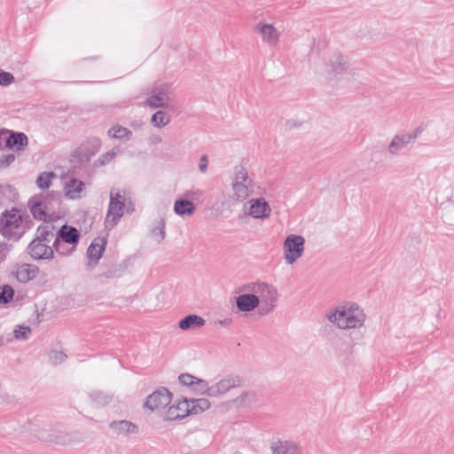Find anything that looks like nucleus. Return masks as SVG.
I'll use <instances>...</instances> for the list:
<instances>
[{
    "mask_svg": "<svg viewBox=\"0 0 454 454\" xmlns=\"http://www.w3.org/2000/svg\"><path fill=\"white\" fill-rule=\"evenodd\" d=\"M326 318L340 330H360L365 325L367 315L358 303L344 301L331 309Z\"/></svg>",
    "mask_w": 454,
    "mask_h": 454,
    "instance_id": "1",
    "label": "nucleus"
},
{
    "mask_svg": "<svg viewBox=\"0 0 454 454\" xmlns=\"http://www.w3.org/2000/svg\"><path fill=\"white\" fill-rule=\"evenodd\" d=\"M261 185L254 174L244 166H236L231 177V192L234 200L244 202L260 193Z\"/></svg>",
    "mask_w": 454,
    "mask_h": 454,
    "instance_id": "2",
    "label": "nucleus"
},
{
    "mask_svg": "<svg viewBox=\"0 0 454 454\" xmlns=\"http://www.w3.org/2000/svg\"><path fill=\"white\" fill-rule=\"evenodd\" d=\"M239 290L248 293L252 297L255 298L266 312L271 311L278 299V292L277 288L263 281H251L239 286Z\"/></svg>",
    "mask_w": 454,
    "mask_h": 454,
    "instance_id": "3",
    "label": "nucleus"
},
{
    "mask_svg": "<svg viewBox=\"0 0 454 454\" xmlns=\"http://www.w3.org/2000/svg\"><path fill=\"white\" fill-rule=\"evenodd\" d=\"M26 231L21 212L16 208L4 211L0 215V233L12 240H19Z\"/></svg>",
    "mask_w": 454,
    "mask_h": 454,
    "instance_id": "4",
    "label": "nucleus"
},
{
    "mask_svg": "<svg viewBox=\"0 0 454 454\" xmlns=\"http://www.w3.org/2000/svg\"><path fill=\"white\" fill-rule=\"evenodd\" d=\"M174 93L171 82H156L148 93L145 103L151 108H170Z\"/></svg>",
    "mask_w": 454,
    "mask_h": 454,
    "instance_id": "5",
    "label": "nucleus"
},
{
    "mask_svg": "<svg viewBox=\"0 0 454 454\" xmlns=\"http://www.w3.org/2000/svg\"><path fill=\"white\" fill-rule=\"evenodd\" d=\"M202 195L203 192L198 188L185 191L182 196L175 200L174 213L183 219L191 217L197 210L195 201L199 200Z\"/></svg>",
    "mask_w": 454,
    "mask_h": 454,
    "instance_id": "6",
    "label": "nucleus"
},
{
    "mask_svg": "<svg viewBox=\"0 0 454 454\" xmlns=\"http://www.w3.org/2000/svg\"><path fill=\"white\" fill-rule=\"evenodd\" d=\"M283 258L287 265H294L304 254L305 239L299 234H289L286 237L283 246Z\"/></svg>",
    "mask_w": 454,
    "mask_h": 454,
    "instance_id": "7",
    "label": "nucleus"
},
{
    "mask_svg": "<svg viewBox=\"0 0 454 454\" xmlns=\"http://www.w3.org/2000/svg\"><path fill=\"white\" fill-rule=\"evenodd\" d=\"M245 215L254 220L265 221L272 215V207L264 197H251L244 201Z\"/></svg>",
    "mask_w": 454,
    "mask_h": 454,
    "instance_id": "8",
    "label": "nucleus"
},
{
    "mask_svg": "<svg viewBox=\"0 0 454 454\" xmlns=\"http://www.w3.org/2000/svg\"><path fill=\"white\" fill-rule=\"evenodd\" d=\"M125 200V197L118 191H111L108 209L104 222L106 229L112 230L120 222L124 214Z\"/></svg>",
    "mask_w": 454,
    "mask_h": 454,
    "instance_id": "9",
    "label": "nucleus"
},
{
    "mask_svg": "<svg viewBox=\"0 0 454 454\" xmlns=\"http://www.w3.org/2000/svg\"><path fill=\"white\" fill-rule=\"evenodd\" d=\"M79 234L78 231L71 226L63 225L59 232V238L54 242L53 246L58 253L61 254H67L73 251L75 245L78 243Z\"/></svg>",
    "mask_w": 454,
    "mask_h": 454,
    "instance_id": "10",
    "label": "nucleus"
},
{
    "mask_svg": "<svg viewBox=\"0 0 454 454\" xmlns=\"http://www.w3.org/2000/svg\"><path fill=\"white\" fill-rule=\"evenodd\" d=\"M254 30L259 35L262 43L267 46L275 47L281 41L282 33L274 24L259 21L254 26Z\"/></svg>",
    "mask_w": 454,
    "mask_h": 454,
    "instance_id": "11",
    "label": "nucleus"
},
{
    "mask_svg": "<svg viewBox=\"0 0 454 454\" xmlns=\"http://www.w3.org/2000/svg\"><path fill=\"white\" fill-rule=\"evenodd\" d=\"M44 228H38L39 237L34 239L27 247V253L35 260L51 259L53 249L44 243L46 237L43 235Z\"/></svg>",
    "mask_w": 454,
    "mask_h": 454,
    "instance_id": "12",
    "label": "nucleus"
},
{
    "mask_svg": "<svg viewBox=\"0 0 454 454\" xmlns=\"http://www.w3.org/2000/svg\"><path fill=\"white\" fill-rule=\"evenodd\" d=\"M172 394L165 387H160L146 397L145 407L151 411L160 412L170 404Z\"/></svg>",
    "mask_w": 454,
    "mask_h": 454,
    "instance_id": "13",
    "label": "nucleus"
},
{
    "mask_svg": "<svg viewBox=\"0 0 454 454\" xmlns=\"http://www.w3.org/2000/svg\"><path fill=\"white\" fill-rule=\"evenodd\" d=\"M178 381L184 387H187L191 393L199 395L209 396L211 393V384L207 380L199 379L189 373H182L178 376Z\"/></svg>",
    "mask_w": 454,
    "mask_h": 454,
    "instance_id": "14",
    "label": "nucleus"
},
{
    "mask_svg": "<svg viewBox=\"0 0 454 454\" xmlns=\"http://www.w3.org/2000/svg\"><path fill=\"white\" fill-rule=\"evenodd\" d=\"M168 406L162 413V419L165 421L182 419L191 415L188 398H178Z\"/></svg>",
    "mask_w": 454,
    "mask_h": 454,
    "instance_id": "15",
    "label": "nucleus"
},
{
    "mask_svg": "<svg viewBox=\"0 0 454 454\" xmlns=\"http://www.w3.org/2000/svg\"><path fill=\"white\" fill-rule=\"evenodd\" d=\"M242 380L239 376L229 375L211 384L209 397H222L231 389L240 387Z\"/></svg>",
    "mask_w": 454,
    "mask_h": 454,
    "instance_id": "16",
    "label": "nucleus"
},
{
    "mask_svg": "<svg viewBox=\"0 0 454 454\" xmlns=\"http://www.w3.org/2000/svg\"><path fill=\"white\" fill-rule=\"evenodd\" d=\"M348 70L347 58L340 54H333L325 64V72L330 78H339Z\"/></svg>",
    "mask_w": 454,
    "mask_h": 454,
    "instance_id": "17",
    "label": "nucleus"
},
{
    "mask_svg": "<svg viewBox=\"0 0 454 454\" xmlns=\"http://www.w3.org/2000/svg\"><path fill=\"white\" fill-rule=\"evenodd\" d=\"M27 145V137L24 133L0 130V148L21 150Z\"/></svg>",
    "mask_w": 454,
    "mask_h": 454,
    "instance_id": "18",
    "label": "nucleus"
},
{
    "mask_svg": "<svg viewBox=\"0 0 454 454\" xmlns=\"http://www.w3.org/2000/svg\"><path fill=\"white\" fill-rule=\"evenodd\" d=\"M422 130L416 129L410 133H403L395 135L387 146V152L391 155H396L401 150L415 140Z\"/></svg>",
    "mask_w": 454,
    "mask_h": 454,
    "instance_id": "19",
    "label": "nucleus"
},
{
    "mask_svg": "<svg viewBox=\"0 0 454 454\" xmlns=\"http://www.w3.org/2000/svg\"><path fill=\"white\" fill-rule=\"evenodd\" d=\"M28 207L34 218L46 222L51 214L47 206V200L43 196H34L28 201Z\"/></svg>",
    "mask_w": 454,
    "mask_h": 454,
    "instance_id": "20",
    "label": "nucleus"
},
{
    "mask_svg": "<svg viewBox=\"0 0 454 454\" xmlns=\"http://www.w3.org/2000/svg\"><path fill=\"white\" fill-rule=\"evenodd\" d=\"M271 454H302L301 446L294 441L278 439L270 444Z\"/></svg>",
    "mask_w": 454,
    "mask_h": 454,
    "instance_id": "21",
    "label": "nucleus"
},
{
    "mask_svg": "<svg viewBox=\"0 0 454 454\" xmlns=\"http://www.w3.org/2000/svg\"><path fill=\"white\" fill-rule=\"evenodd\" d=\"M106 246V239L105 238H97L90 245L87 255L89 258L88 267L93 269L99 259L101 258Z\"/></svg>",
    "mask_w": 454,
    "mask_h": 454,
    "instance_id": "22",
    "label": "nucleus"
},
{
    "mask_svg": "<svg viewBox=\"0 0 454 454\" xmlns=\"http://www.w3.org/2000/svg\"><path fill=\"white\" fill-rule=\"evenodd\" d=\"M239 295L236 298V307L239 312L249 313L254 311L255 309L261 307L256 302L255 298L252 297L248 293H245L238 288Z\"/></svg>",
    "mask_w": 454,
    "mask_h": 454,
    "instance_id": "23",
    "label": "nucleus"
},
{
    "mask_svg": "<svg viewBox=\"0 0 454 454\" xmlns=\"http://www.w3.org/2000/svg\"><path fill=\"white\" fill-rule=\"evenodd\" d=\"M39 268L34 264L24 263L18 266L15 273L16 279L20 283H27L39 274Z\"/></svg>",
    "mask_w": 454,
    "mask_h": 454,
    "instance_id": "24",
    "label": "nucleus"
},
{
    "mask_svg": "<svg viewBox=\"0 0 454 454\" xmlns=\"http://www.w3.org/2000/svg\"><path fill=\"white\" fill-rule=\"evenodd\" d=\"M110 428L115 434L120 436L135 434L138 431L137 426L128 420L113 421L110 424Z\"/></svg>",
    "mask_w": 454,
    "mask_h": 454,
    "instance_id": "25",
    "label": "nucleus"
},
{
    "mask_svg": "<svg viewBox=\"0 0 454 454\" xmlns=\"http://www.w3.org/2000/svg\"><path fill=\"white\" fill-rule=\"evenodd\" d=\"M256 401V394L253 390L241 392L238 396L229 401V405L236 408H244Z\"/></svg>",
    "mask_w": 454,
    "mask_h": 454,
    "instance_id": "26",
    "label": "nucleus"
},
{
    "mask_svg": "<svg viewBox=\"0 0 454 454\" xmlns=\"http://www.w3.org/2000/svg\"><path fill=\"white\" fill-rule=\"evenodd\" d=\"M205 324L206 321L203 317L195 314H191L178 322V327L182 331L195 330L201 328Z\"/></svg>",
    "mask_w": 454,
    "mask_h": 454,
    "instance_id": "27",
    "label": "nucleus"
},
{
    "mask_svg": "<svg viewBox=\"0 0 454 454\" xmlns=\"http://www.w3.org/2000/svg\"><path fill=\"white\" fill-rule=\"evenodd\" d=\"M84 189L85 184L81 180L75 178L67 181L64 185L66 195L72 200L79 199Z\"/></svg>",
    "mask_w": 454,
    "mask_h": 454,
    "instance_id": "28",
    "label": "nucleus"
},
{
    "mask_svg": "<svg viewBox=\"0 0 454 454\" xmlns=\"http://www.w3.org/2000/svg\"><path fill=\"white\" fill-rule=\"evenodd\" d=\"M165 226V221L159 218L153 223L150 230V237L157 244L161 243L166 238Z\"/></svg>",
    "mask_w": 454,
    "mask_h": 454,
    "instance_id": "29",
    "label": "nucleus"
},
{
    "mask_svg": "<svg viewBox=\"0 0 454 454\" xmlns=\"http://www.w3.org/2000/svg\"><path fill=\"white\" fill-rule=\"evenodd\" d=\"M189 406L191 414H200L207 411L210 408L211 403L209 400L205 397L192 398L189 399Z\"/></svg>",
    "mask_w": 454,
    "mask_h": 454,
    "instance_id": "30",
    "label": "nucleus"
},
{
    "mask_svg": "<svg viewBox=\"0 0 454 454\" xmlns=\"http://www.w3.org/2000/svg\"><path fill=\"white\" fill-rule=\"evenodd\" d=\"M107 136L114 139L129 140L132 137V132L128 128L116 124L108 129Z\"/></svg>",
    "mask_w": 454,
    "mask_h": 454,
    "instance_id": "31",
    "label": "nucleus"
},
{
    "mask_svg": "<svg viewBox=\"0 0 454 454\" xmlns=\"http://www.w3.org/2000/svg\"><path fill=\"white\" fill-rule=\"evenodd\" d=\"M171 117L166 112L159 110L151 117V123L153 127L160 129L170 122Z\"/></svg>",
    "mask_w": 454,
    "mask_h": 454,
    "instance_id": "32",
    "label": "nucleus"
},
{
    "mask_svg": "<svg viewBox=\"0 0 454 454\" xmlns=\"http://www.w3.org/2000/svg\"><path fill=\"white\" fill-rule=\"evenodd\" d=\"M55 178H57V175L53 172H43L36 178V184L38 188L45 190L51 186L52 179Z\"/></svg>",
    "mask_w": 454,
    "mask_h": 454,
    "instance_id": "33",
    "label": "nucleus"
},
{
    "mask_svg": "<svg viewBox=\"0 0 454 454\" xmlns=\"http://www.w3.org/2000/svg\"><path fill=\"white\" fill-rule=\"evenodd\" d=\"M31 334V329L29 326L25 325H17L13 330V337H11L13 340H25L29 338Z\"/></svg>",
    "mask_w": 454,
    "mask_h": 454,
    "instance_id": "34",
    "label": "nucleus"
},
{
    "mask_svg": "<svg viewBox=\"0 0 454 454\" xmlns=\"http://www.w3.org/2000/svg\"><path fill=\"white\" fill-rule=\"evenodd\" d=\"M48 358L51 364L58 365L66 361L67 355L60 350H51L48 354Z\"/></svg>",
    "mask_w": 454,
    "mask_h": 454,
    "instance_id": "35",
    "label": "nucleus"
},
{
    "mask_svg": "<svg viewBox=\"0 0 454 454\" xmlns=\"http://www.w3.org/2000/svg\"><path fill=\"white\" fill-rule=\"evenodd\" d=\"M14 294V291L11 286L5 285L0 286V303L9 302Z\"/></svg>",
    "mask_w": 454,
    "mask_h": 454,
    "instance_id": "36",
    "label": "nucleus"
},
{
    "mask_svg": "<svg viewBox=\"0 0 454 454\" xmlns=\"http://www.w3.org/2000/svg\"><path fill=\"white\" fill-rule=\"evenodd\" d=\"M118 152H119V149L113 148V149L109 150L108 152H106V153L102 154L98 158V161L99 162L100 165L108 164L115 158Z\"/></svg>",
    "mask_w": 454,
    "mask_h": 454,
    "instance_id": "37",
    "label": "nucleus"
},
{
    "mask_svg": "<svg viewBox=\"0 0 454 454\" xmlns=\"http://www.w3.org/2000/svg\"><path fill=\"white\" fill-rule=\"evenodd\" d=\"M14 80L12 74L0 70V86H8L13 83Z\"/></svg>",
    "mask_w": 454,
    "mask_h": 454,
    "instance_id": "38",
    "label": "nucleus"
},
{
    "mask_svg": "<svg viewBox=\"0 0 454 454\" xmlns=\"http://www.w3.org/2000/svg\"><path fill=\"white\" fill-rule=\"evenodd\" d=\"M208 160L206 155L200 157L199 160V169L201 173H206L207 170Z\"/></svg>",
    "mask_w": 454,
    "mask_h": 454,
    "instance_id": "39",
    "label": "nucleus"
},
{
    "mask_svg": "<svg viewBox=\"0 0 454 454\" xmlns=\"http://www.w3.org/2000/svg\"><path fill=\"white\" fill-rule=\"evenodd\" d=\"M15 160V157L13 154H9L4 156L3 159L0 160V166L1 167H6L12 164Z\"/></svg>",
    "mask_w": 454,
    "mask_h": 454,
    "instance_id": "40",
    "label": "nucleus"
},
{
    "mask_svg": "<svg viewBox=\"0 0 454 454\" xmlns=\"http://www.w3.org/2000/svg\"><path fill=\"white\" fill-rule=\"evenodd\" d=\"M12 341V339L10 338V336H7L4 338V336L0 335V347H2L5 342Z\"/></svg>",
    "mask_w": 454,
    "mask_h": 454,
    "instance_id": "41",
    "label": "nucleus"
},
{
    "mask_svg": "<svg viewBox=\"0 0 454 454\" xmlns=\"http://www.w3.org/2000/svg\"><path fill=\"white\" fill-rule=\"evenodd\" d=\"M128 210L134 211V207H133L130 208V203H129V205H128Z\"/></svg>",
    "mask_w": 454,
    "mask_h": 454,
    "instance_id": "42",
    "label": "nucleus"
}]
</instances>
